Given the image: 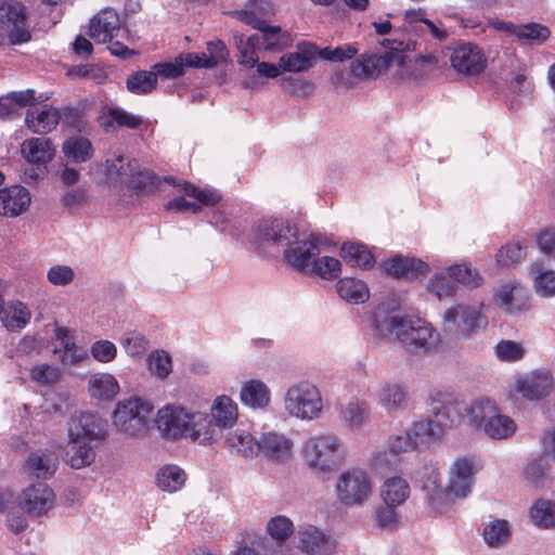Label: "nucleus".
<instances>
[{"mask_svg": "<svg viewBox=\"0 0 555 555\" xmlns=\"http://www.w3.org/2000/svg\"><path fill=\"white\" fill-rule=\"evenodd\" d=\"M400 301L391 296L377 305L373 313V327L380 338L393 337L409 354L425 356L437 349L439 334L431 323L421 318L401 315Z\"/></svg>", "mask_w": 555, "mask_h": 555, "instance_id": "1", "label": "nucleus"}, {"mask_svg": "<svg viewBox=\"0 0 555 555\" xmlns=\"http://www.w3.org/2000/svg\"><path fill=\"white\" fill-rule=\"evenodd\" d=\"M155 424L162 438L167 441L190 439L210 444L218 437L209 415L181 405L167 404L157 411Z\"/></svg>", "mask_w": 555, "mask_h": 555, "instance_id": "2", "label": "nucleus"}, {"mask_svg": "<svg viewBox=\"0 0 555 555\" xmlns=\"http://www.w3.org/2000/svg\"><path fill=\"white\" fill-rule=\"evenodd\" d=\"M305 465L319 478H328L346 462L347 449L334 433L319 434L307 439L301 447Z\"/></svg>", "mask_w": 555, "mask_h": 555, "instance_id": "3", "label": "nucleus"}, {"mask_svg": "<svg viewBox=\"0 0 555 555\" xmlns=\"http://www.w3.org/2000/svg\"><path fill=\"white\" fill-rule=\"evenodd\" d=\"M380 44L388 50L384 55L362 54L351 63L350 70L354 78L362 80L375 78L393 63L402 67L406 61L404 52L415 49L412 40L384 39Z\"/></svg>", "mask_w": 555, "mask_h": 555, "instance_id": "4", "label": "nucleus"}, {"mask_svg": "<svg viewBox=\"0 0 555 555\" xmlns=\"http://www.w3.org/2000/svg\"><path fill=\"white\" fill-rule=\"evenodd\" d=\"M153 410L154 405L147 399L138 396L125 398L113 411V425L130 438L141 436L147 430Z\"/></svg>", "mask_w": 555, "mask_h": 555, "instance_id": "5", "label": "nucleus"}, {"mask_svg": "<svg viewBox=\"0 0 555 555\" xmlns=\"http://www.w3.org/2000/svg\"><path fill=\"white\" fill-rule=\"evenodd\" d=\"M337 501L345 507H361L374 494V481L362 467H350L341 472L334 486Z\"/></svg>", "mask_w": 555, "mask_h": 555, "instance_id": "6", "label": "nucleus"}, {"mask_svg": "<svg viewBox=\"0 0 555 555\" xmlns=\"http://www.w3.org/2000/svg\"><path fill=\"white\" fill-rule=\"evenodd\" d=\"M285 413L300 421H313L323 411V398L320 389L309 380L291 385L283 399Z\"/></svg>", "mask_w": 555, "mask_h": 555, "instance_id": "7", "label": "nucleus"}, {"mask_svg": "<svg viewBox=\"0 0 555 555\" xmlns=\"http://www.w3.org/2000/svg\"><path fill=\"white\" fill-rule=\"evenodd\" d=\"M487 318L480 308L457 304L448 308L442 314V328L446 334L460 339H468L480 330L486 328Z\"/></svg>", "mask_w": 555, "mask_h": 555, "instance_id": "8", "label": "nucleus"}, {"mask_svg": "<svg viewBox=\"0 0 555 555\" xmlns=\"http://www.w3.org/2000/svg\"><path fill=\"white\" fill-rule=\"evenodd\" d=\"M0 28L5 43L21 46L29 42L33 33L26 7L17 1L1 2Z\"/></svg>", "mask_w": 555, "mask_h": 555, "instance_id": "9", "label": "nucleus"}, {"mask_svg": "<svg viewBox=\"0 0 555 555\" xmlns=\"http://www.w3.org/2000/svg\"><path fill=\"white\" fill-rule=\"evenodd\" d=\"M297 229L284 219L260 220L253 230V243L268 251L285 249L296 238Z\"/></svg>", "mask_w": 555, "mask_h": 555, "instance_id": "10", "label": "nucleus"}, {"mask_svg": "<svg viewBox=\"0 0 555 555\" xmlns=\"http://www.w3.org/2000/svg\"><path fill=\"white\" fill-rule=\"evenodd\" d=\"M238 20L258 29L254 37H258L257 42L261 50L278 51L291 44V36L283 31L280 26L269 25L264 20H260L254 11L236 12Z\"/></svg>", "mask_w": 555, "mask_h": 555, "instance_id": "11", "label": "nucleus"}, {"mask_svg": "<svg viewBox=\"0 0 555 555\" xmlns=\"http://www.w3.org/2000/svg\"><path fill=\"white\" fill-rule=\"evenodd\" d=\"M478 468L473 459L461 457L454 461L449 470V482L443 490V501L449 502L450 498L465 499L474 485V476Z\"/></svg>", "mask_w": 555, "mask_h": 555, "instance_id": "12", "label": "nucleus"}, {"mask_svg": "<svg viewBox=\"0 0 555 555\" xmlns=\"http://www.w3.org/2000/svg\"><path fill=\"white\" fill-rule=\"evenodd\" d=\"M463 411L464 408L452 393L435 391L430 395V415L442 434L444 429L461 424L464 418Z\"/></svg>", "mask_w": 555, "mask_h": 555, "instance_id": "13", "label": "nucleus"}, {"mask_svg": "<svg viewBox=\"0 0 555 555\" xmlns=\"http://www.w3.org/2000/svg\"><path fill=\"white\" fill-rule=\"evenodd\" d=\"M68 439L100 444L106 439L103 420L94 413L85 412L72 416L67 427Z\"/></svg>", "mask_w": 555, "mask_h": 555, "instance_id": "14", "label": "nucleus"}, {"mask_svg": "<svg viewBox=\"0 0 555 555\" xmlns=\"http://www.w3.org/2000/svg\"><path fill=\"white\" fill-rule=\"evenodd\" d=\"M555 387L553 374L547 369H535L519 375L515 388L528 400H540L548 396Z\"/></svg>", "mask_w": 555, "mask_h": 555, "instance_id": "15", "label": "nucleus"}, {"mask_svg": "<svg viewBox=\"0 0 555 555\" xmlns=\"http://www.w3.org/2000/svg\"><path fill=\"white\" fill-rule=\"evenodd\" d=\"M319 243L320 238L314 234L299 240L296 232V238L293 241V244L283 250L284 257L294 269L308 274L315 257L320 254Z\"/></svg>", "mask_w": 555, "mask_h": 555, "instance_id": "16", "label": "nucleus"}, {"mask_svg": "<svg viewBox=\"0 0 555 555\" xmlns=\"http://www.w3.org/2000/svg\"><path fill=\"white\" fill-rule=\"evenodd\" d=\"M55 503V493L44 482L30 485L20 495L21 508L30 516H41Z\"/></svg>", "mask_w": 555, "mask_h": 555, "instance_id": "17", "label": "nucleus"}, {"mask_svg": "<svg viewBox=\"0 0 555 555\" xmlns=\"http://www.w3.org/2000/svg\"><path fill=\"white\" fill-rule=\"evenodd\" d=\"M126 33L120 26L118 13L112 8H105L89 22L88 35L98 43H106L114 38L122 37Z\"/></svg>", "mask_w": 555, "mask_h": 555, "instance_id": "18", "label": "nucleus"}, {"mask_svg": "<svg viewBox=\"0 0 555 555\" xmlns=\"http://www.w3.org/2000/svg\"><path fill=\"white\" fill-rule=\"evenodd\" d=\"M452 67L460 74L479 75L486 67L487 60L479 47L463 43L453 49L450 57Z\"/></svg>", "mask_w": 555, "mask_h": 555, "instance_id": "19", "label": "nucleus"}, {"mask_svg": "<svg viewBox=\"0 0 555 555\" xmlns=\"http://www.w3.org/2000/svg\"><path fill=\"white\" fill-rule=\"evenodd\" d=\"M293 440L284 433L272 430L260 435L259 453L274 463H287L293 456Z\"/></svg>", "mask_w": 555, "mask_h": 555, "instance_id": "20", "label": "nucleus"}, {"mask_svg": "<svg viewBox=\"0 0 555 555\" xmlns=\"http://www.w3.org/2000/svg\"><path fill=\"white\" fill-rule=\"evenodd\" d=\"M338 420L350 431H359L370 423L371 408L366 400L352 398L338 408Z\"/></svg>", "mask_w": 555, "mask_h": 555, "instance_id": "21", "label": "nucleus"}, {"mask_svg": "<svg viewBox=\"0 0 555 555\" xmlns=\"http://www.w3.org/2000/svg\"><path fill=\"white\" fill-rule=\"evenodd\" d=\"M298 548L309 555H326L334 548V541L319 528L302 525L297 532Z\"/></svg>", "mask_w": 555, "mask_h": 555, "instance_id": "22", "label": "nucleus"}, {"mask_svg": "<svg viewBox=\"0 0 555 555\" xmlns=\"http://www.w3.org/2000/svg\"><path fill=\"white\" fill-rule=\"evenodd\" d=\"M376 403L387 414H393L408 408L409 392L396 382L382 383L376 392Z\"/></svg>", "mask_w": 555, "mask_h": 555, "instance_id": "23", "label": "nucleus"}, {"mask_svg": "<svg viewBox=\"0 0 555 555\" xmlns=\"http://www.w3.org/2000/svg\"><path fill=\"white\" fill-rule=\"evenodd\" d=\"M496 302L509 314H518L529 309V298L518 283H505L495 293Z\"/></svg>", "mask_w": 555, "mask_h": 555, "instance_id": "24", "label": "nucleus"}, {"mask_svg": "<svg viewBox=\"0 0 555 555\" xmlns=\"http://www.w3.org/2000/svg\"><path fill=\"white\" fill-rule=\"evenodd\" d=\"M31 202L28 190L22 185H13L0 190V215L17 217L25 212Z\"/></svg>", "mask_w": 555, "mask_h": 555, "instance_id": "25", "label": "nucleus"}, {"mask_svg": "<svg viewBox=\"0 0 555 555\" xmlns=\"http://www.w3.org/2000/svg\"><path fill=\"white\" fill-rule=\"evenodd\" d=\"M417 482L422 485L424 491L427 492V499L436 512H443L450 502L443 501V490L440 487L441 474L435 466H425L420 473Z\"/></svg>", "mask_w": 555, "mask_h": 555, "instance_id": "26", "label": "nucleus"}, {"mask_svg": "<svg viewBox=\"0 0 555 555\" xmlns=\"http://www.w3.org/2000/svg\"><path fill=\"white\" fill-rule=\"evenodd\" d=\"M30 319L31 311L26 304L20 300L3 302L0 310V321L9 332H21L29 324Z\"/></svg>", "mask_w": 555, "mask_h": 555, "instance_id": "27", "label": "nucleus"}, {"mask_svg": "<svg viewBox=\"0 0 555 555\" xmlns=\"http://www.w3.org/2000/svg\"><path fill=\"white\" fill-rule=\"evenodd\" d=\"M61 119L60 112L49 105L35 107L27 112L25 124L34 133L47 134L59 125Z\"/></svg>", "mask_w": 555, "mask_h": 555, "instance_id": "28", "label": "nucleus"}, {"mask_svg": "<svg viewBox=\"0 0 555 555\" xmlns=\"http://www.w3.org/2000/svg\"><path fill=\"white\" fill-rule=\"evenodd\" d=\"M224 444L231 454L242 457L253 459L259 454V439L242 428L229 433Z\"/></svg>", "mask_w": 555, "mask_h": 555, "instance_id": "29", "label": "nucleus"}, {"mask_svg": "<svg viewBox=\"0 0 555 555\" xmlns=\"http://www.w3.org/2000/svg\"><path fill=\"white\" fill-rule=\"evenodd\" d=\"M21 153L28 163L44 166L53 159L55 149L48 138H29L22 143Z\"/></svg>", "mask_w": 555, "mask_h": 555, "instance_id": "30", "label": "nucleus"}, {"mask_svg": "<svg viewBox=\"0 0 555 555\" xmlns=\"http://www.w3.org/2000/svg\"><path fill=\"white\" fill-rule=\"evenodd\" d=\"M87 390L92 399L109 401L119 392L120 387L114 375L105 372H98L89 376Z\"/></svg>", "mask_w": 555, "mask_h": 555, "instance_id": "31", "label": "nucleus"}, {"mask_svg": "<svg viewBox=\"0 0 555 555\" xmlns=\"http://www.w3.org/2000/svg\"><path fill=\"white\" fill-rule=\"evenodd\" d=\"M209 418L212 426L220 436L219 430L232 427L237 420V405L228 396H219L214 400L210 409Z\"/></svg>", "mask_w": 555, "mask_h": 555, "instance_id": "32", "label": "nucleus"}, {"mask_svg": "<svg viewBox=\"0 0 555 555\" xmlns=\"http://www.w3.org/2000/svg\"><path fill=\"white\" fill-rule=\"evenodd\" d=\"M142 121L140 116L120 107H108L99 117V122L106 132L116 131L119 128L137 129Z\"/></svg>", "mask_w": 555, "mask_h": 555, "instance_id": "33", "label": "nucleus"}, {"mask_svg": "<svg viewBox=\"0 0 555 555\" xmlns=\"http://www.w3.org/2000/svg\"><path fill=\"white\" fill-rule=\"evenodd\" d=\"M386 272L397 279H414L428 272V264L415 258L396 256L385 262Z\"/></svg>", "mask_w": 555, "mask_h": 555, "instance_id": "34", "label": "nucleus"}, {"mask_svg": "<svg viewBox=\"0 0 555 555\" xmlns=\"http://www.w3.org/2000/svg\"><path fill=\"white\" fill-rule=\"evenodd\" d=\"M99 444L90 442L75 441L68 439L65 449L64 461L73 468L80 469L89 466L95 459V448Z\"/></svg>", "mask_w": 555, "mask_h": 555, "instance_id": "35", "label": "nucleus"}, {"mask_svg": "<svg viewBox=\"0 0 555 555\" xmlns=\"http://www.w3.org/2000/svg\"><path fill=\"white\" fill-rule=\"evenodd\" d=\"M409 482L401 476H391L384 480L380 487V498L387 506L397 507L410 496Z\"/></svg>", "mask_w": 555, "mask_h": 555, "instance_id": "36", "label": "nucleus"}, {"mask_svg": "<svg viewBox=\"0 0 555 555\" xmlns=\"http://www.w3.org/2000/svg\"><path fill=\"white\" fill-rule=\"evenodd\" d=\"M240 398L246 406L264 409L271 401V391L262 380L250 379L243 384Z\"/></svg>", "mask_w": 555, "mask_h": 555, "instance_id": "37", "label": "nucleus"}, {"mask_svg": "<svg viewBox=\"0 0 555 555\" xmlns=\"http://www.w3.org/2000/svg\"><path fill=\"white\" fill-rule=\"evenodd\" d=\"M494 401L489 398H478L464 406V412L468 418V423L478 429H482L485 424L499 412Z\"/></svg>", "mask_w": 555, "mask_h": 555, "instance_id": "38", "label": "nucleus"}, {"mask_svg": "<svg viewBox=\"0 0 555 555\" xmlns=\"http://www.w3.org/2000/svg\"><path fill=\"white\" fill-rule=\"evenodd\" d=\"M138 165L137 159H129L118 154L115 158L106 160V176L109 180L128 185L138 169Z\"/></svg>", "mask_w": 555, "mask_h": 555, "instance_id": "39", "label": "nucleus"}, {"mask_svg": "<svg viewBox=\"0 0 555 555\" xmlns=\"http://www.w3.org/2000/svg\"><path fill=\"white\" fill-rule=\"evenodd\" d=\"M62 153L70 162L82 164L92 158L93 147L89 139L81 135H73L63 142Z\"/></svg>", "mask_w": 555, "mask_h": 555, "instance_id": "40", "label": "nucleus"}, {"mask_svg": "<svg viewBox=\"0 0 555 555\" xmlns=\"http://www.w3.org/2000/svg\"><path fill=\"white\" fill-rule=\"evenodd\" d=\"M197 59V53L195 52L182 53L172 62L155 64L153 69L154 73H157V76L168 79H176L184 74L185 67L197 68V63H195V60Z\"/></svg>", "mask_w": 555, "mask_h": 555, "instance_id": "41", "label": "nucleus"}, {"mask_svg": "<svg viewBox=\"0 0 555 555\" xmlns=\"http://www.w3.org/2000/svg\"><path fill=\"white\" fill-rule=\"evenodd\" d=\"M516 429L517 425L515 421L499 411L485 424L481 430L487 437L493 440H504L513 437Z\"/></svg>", "mask_w": 555, "mask_h": 555, "instance_id": "42", "label": "nucleus"}, {"mask_svg": "<svg viewBox=\"0 0 555 555\" xmlns=\"http://www.w3.org/2000/svg\"><path fill=\"white\" fill-rule=\"evenodd\" d=\"M341 258L352 267L369 269L374 264V257L362 243L347 242L340 247Z\"/></svg>", "mask_w": 555, "mask_h": 555, "instance_id": "43", "label": "nucleus"}, {"mask_svg": "<svg viewBox=\"0 0 555 555\" xmlns=\"http://www.w3.org/2000/svg\"><path fill=\"white\" fill-rule=\"evenodd\" d=\"M551 36V30L540 23L517 24L514 37L520 44L540 46Z\"/></svg>", "mask_w": 555, "mask_h": 555, "instance_id": "44", "label": "nucleus"}, {"mask_svg": "<svg viewBox=\"0 0 555 555\" xmlns=\"http://www.w3.org/2000/svg\"><path fill=\"white\" fill-rule=\"evenodd\" d=\"M26 470L37 478H49L56 470V461L50 454L37 451L28 455Z\"/></svg>", "mask_w": 555, "mask_h": 555, "instance_id": "45", "label": "nucleus"}, {"mask_svg": "<svg viewBox=\"0 0 555 555\" xmlns=\"http://www.w3.org/2000/svg\"><path fill=\"white\" fill-rule=\"evenodd\" d=\"M186 475L177 465H166L156 475V485L163 491L172 493L180 490L185 482Z\"/></svg>", "mask_w": 555, "mask_h": 555, "instance_id": "46", "label": "nucleus"}, {"mask_svg": "<svg viewBox=\"0 0 555 555\" xmlns=\"http://www.w3.org/2000/svg\"><path fill=\"white\" fill-rule=\"evenodd\" d=\"M530 519L540 529L555 527V502L546 499L537 500L530 508Z\"/></svg>", "mask_w": 555, "mask_h": 555, "instance_id": "47", "label": "nucleus"}, {"mask_svg": "<svg viewBox=\"0 0 555 555\" xmlns=\"http://www.w3.org/2000/svg\"><path fill=\"white\" fill-rule=\"evenodd\" d=\"M338 295L352 304H361L369 299L370 293L366 285L352 278H345L337 283Z\"/></svg>", "mask_w": 555, "mask_h": 555, "instance_id": "48", "label": "nucleus"}, {"mask_svg": "<svg viewBox=\"0 0 555 555\" xmlns=\"http://www.w3.org/2000/svg\"><path fill=\"white\" fill-rule=\"evenodd\" d=\"M408 433L414 438L416 446L427 441L440 440L443 436L431 416L413 423Z\"/></svg>", "mask_w": 555, "mask_h": 555, "instance_id": "49", "label": "nucleus"}, {"mask_svg": "<svg viewBox=\"0 0 555 555\" xmlns=\"http://www.w3.org/2000/svg\"><path fill=\"white\" fill-rule=\"evenodd\" d=\"M206 53H197V68H212L227 61L229 52L224 43L220 40H212L207 42Z\"/></svg>", "mask_w": 555, "mask_h": 555, "instance_id": "50", "label": "nucleus"}, {"mask_svg": "<svg viewBox=\"0 0 555 555\" xmlns=\"http://www.w3.org/2000/svg\"><path fill=\"white\" fill-rule=\"evenodd\" d=\"M157 85V73L153 70H139L128 76L126 86L134 94L151 93Z\"/></svg>", "mask_w": 555, "mask_h": 555, "instance_id": "51", "label": "nucleus"}, {"mask_svg": "<svg viewBox=\"0 0 555 555\" xmlns=\"http://www.w3.org/2000/svg\"><path fill=\"white\" fill-rule=\"evenodd\" d=\"M531 271L534 274V287L543 297L555 296V270L544 269L540 263H533Z\"/></svg>", "mask_w": 555, "mask_h": 555, "instance_id": "52", "label": "nucleus"}, {"mask_svg": "<svg viewBox=\"0 0 555 555\" xmlns=\"http://www.w3.org/2000/svg\"><path fill=\"white\" fill-rule=\"evenodd\" d=\"M405 18L411 23L426 27L428 34L438 41H444L449 34L441 24H436L426 17V11L424 9L409 10L405 12Z\"/></svg>", "mask_w": 555, "mask_h": 555, "instance_id": "53", "label": "nucleus"}, {"mask_svg": "<svg viewBox=\"0 0 555 555\" xmlns=\"http://www.w3.org/2000/svg\"><path fill=\"white\" fill-rule=\"evenodd\" d=\"M398 463L399 460L387 446L375 449L369 459V465L371 469L377 474H383L389 469L395 468Z\"/></svg>", "mask_w": 555, "mask_h": 555, "instance_id": "54", "label": "nucleus"}, {"mask_svg": "<svg viewBox=\"0 0 555 555\" xmlns=\"http://www.w3.org/2000/svg\"><path fill=\"white\" fill-rule=\"evenodd\" d=\"M340 261L334 257H315L308 274H315L324 280H334L340 273Z\"/></svg>", "mask_w": 555, "mask_h": 555, "instance_id": "55", "label": "nucleus"}, {"mask_svg": "<svg viewBox=\"0 0 555 555\" xmlns=\"http://www.w3.org/2000/svg\"><path fill=\"white\" fill-rule=\"evenodd\" d=\"M494 350L498 359L503 362L520 361L527 353V350L521 343L508 339L500 340Z\"/></svg>", "mask_w": 555, "mask_h": 555, "instance_id": "56", "label": "nucleus"}, {"mask_svg": "<svg viewBox=\"0 0 555 555\" xmlns=\"http://www.w3.org/2000/svg\"><path fill=\"white\" fill-rule=\"evenodd\" d=\"M509 535L511 531L508 522L503 519L494 520L487 525L483 529L485 541L490 546H498L506 543L509 539Z\"/></svg>", "mask_w": 555, "mask_h": 555, "instance_id": "57", "label": "nucleus"}, {"mask_svg": "<svg viewBox=\"0 0 555 555\" xmlns=\"http://www.w3.org/2000/svg\"><path fill=\"white\" fill-rule=\"evenodd\" d=\"M449 275L455 282L463 284L466 287L476 288L482 284V278L477 270L466 266L457 264L449 268Z\"/></svg>", "mask_w": 555, "mask_h": 555, "instance_id": "58", "label": "nucleus"}, {"mask_svg": "<svg viewBox=\"0 0 555 555\" xmlns=\"http://www.w3.org/2000/svg\"><path fill=\"white\" fill-rule=\"evenodd\" d=\"M258 37L251 35L246 41L243 38L237 42V49L240 52L238 63L246 67H254L259 61L258 51L261 50L257 42Z\"/></svg>", "mask_w": 555, "mask_h": 555, "instance_id": "59", "label": "nucleus"}, {"mask_svg": "<svg viewBox=\"0 0 555 555\" xmlns=\"http://www.w3.org/2000/svg\"><path fill=\"white\" fill-rule=\"evenodd\" d=\"M149 370L155 376L164 379L172 371V362L170 356L164 350L152 351L147 357Z\"/></svg>", "mask_w": 555, "mask_h": 555, "instance_id": "60", "label": "nucleus"}, {"mask_svg": "<svg viewBox=\"0 0 555 555\" xmlns=\"http://www.w3.org/2000/svg\"><path fill=\"white\" fill-rule=\"evenodd\" d=\"M295 530L293 521L284 515L272 517L267 524L268 533L276 541L287 540Z\"/></svg>", "mask_w": 555, "mask_h": 555, "instance_id": "61", "label": "nucleus"}, {"mask_svg": "<svg viewBox=\"0 0 555 555\" xmlns=\"http://www.w3.org/2000/svg\"><path fill=\"white\" fill-rule=\"evenodd\" d=\"M120 345L130 357H141L149 348L146 338L137 332H128L120 338Z\"/></svg>", "mask_w": 555, "mask_h": 555, "instance_id": "62", "label": "nucleus"}, {"mask_svg": "<svg viewBox=\"0 0 555 555\" xmlns=\"http://www.w3.org/2000/svg\"><path fill=\"white\" fill-rule=\"evenodd\" d=\"M427 289L439 299L451 297L456 293V284L452 278L444 274H436L429 282Z\"/></svg>", "mask_w": 555, "mask_h": 555, "instance_id": "63", "label": "nucleus"}, {"mask_svg": "<svg viewBox=\"0 0 555 555\" xmlns=\"http://www.w3.org/2000/svg\"><path fill=\"white\" fill-rule=\"evenodd\" d=\"M551 468V461L544 455L528 463L525 468V476L531 482H539L547 477Z\"/></svg>", "mask_w": 555, "mask_h": 555, "instance_id": "64", "label": "nucleus"}]
</instances>
